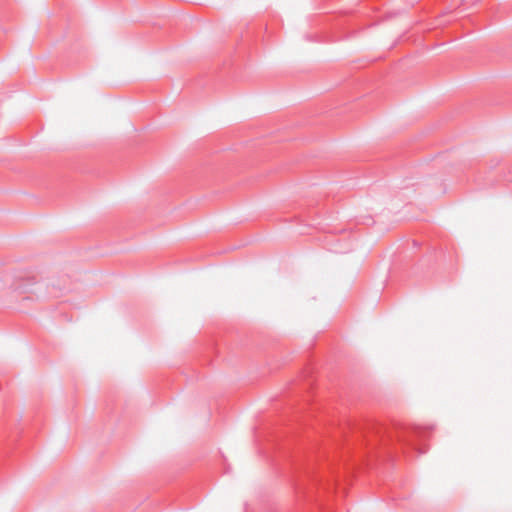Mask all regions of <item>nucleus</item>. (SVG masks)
Instances as JSON below:
<instances>
[{"label": "nucleus", "mask_w": 512, "mask_h": 512, "mask_svg": "<svg viewBox=\"0 0 512 512\" xmlns=\"http://www.w3.org/2000/svg\"><path fill=\"white\" fill-rule=\"evenodd\" d=\"M35 284H36V282L33 279L29 278L26 281H24L23 283L16 284L14 287V290L19 291L21 293L32 292V289L30 287Z\"/></svg>", "instance_id": "nucleus-2"}, {"label": "nucleus", "mask_w": 512, "mask_h": 512, "mask_svg": "<svg viewBox=\"0 0 512 512\" xmlns=\"http://www.w3.org/2000/svg\"><path fill=\"white\" fill-rule=\"evenodd\" d=\"M425 433L426 431L418 426L384 427L375 422L348 423L339 430L338 436L335 438V450L345 446L347 452H350L355 446L371 445L374 447L378 442H398L416 447V439L424 437Z\"/></svg>", "instance_id": "nucleus-1"}, {"label": "nucleus", "mask_w": 512, "mask_h": 512, "mask_svg": "<svg viewBox=\"0 0 512 512\" xmlns=\"http://www.w3.org/2000/svg\"><path fill=\"white\" fill-rule=\"evenodd\" d=\"M419 452H420L421 454H424V453H425V450H420V449H419Z\"/></svg>", "instance_id": "nucleus-4"}, {"label": "nucleus", "mask_w": 512, "mask_h": 512, "mask_svg": "<svg viewBox=\"0 0 512 512\" xmlns=\"http://www.w3.org/2000/svg\"><path fill=\"white\" fill-rule=\"evenodd\" d=\"M321 457L325 461L326 465L330 467L332 465V463L334 462L336 456L335 455L330 456V454H328L327 452H324Z\"/></svg>", "instance_id": "nucleus-3"}]
</instances>
